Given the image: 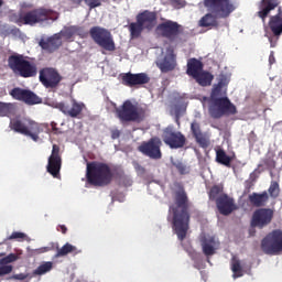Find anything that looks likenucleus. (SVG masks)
Returning <instances> with one entry per match:
<instances>
[{
	"label": "nucleus",
	"mask_w": 282,
	"mask_h": 282,
	"mask_svg": "<svg viewBox=\"0 0 282 282\" xmlns=\"http://www.w3.org/2000/svg\"><path fill=\"white\" fill-rule=\"evenodd\" d=\"M176 189L173 192V204L169 207L172 215V227L178 241H184L191 228V200L182 183H175Z\"/></svg>",
	"instance_id": "f257e3e1"
},
{
	"label": "nucleus",
	"mask_w": 282,
	"mask_h": 282,
	"mask_svg": "<svg viewBox=\"0 0 282 282\" xmlns=\"http://www.w3.org/2000/svg\"><path fill=\"white\" fill-rule=\"evenodd\" d=\"M204 7L209 13L199 20V28H219L217 19H228L237 10V6L230 0H204Z\"/></svg>",
	"instance_id": "f03ea898"
},
{
	"label": "nucleus",
	"mask_w": 282,
	"mask_h": 282,
	"mask_svg": "<svg viewBox=\"0 0 282 282\" xmlns=\"http://www.w3.org/2000/svg\"><path fill=\"white\" fill-rule=\"evenodd\" d=\"M86 182L90 186L102 188L113 182V171L109 164L93 161L86 165Z\"/></svg>",
	"instance_id": "7ed1b4c3"
},
{
	"label": "nucleus",
	"mask_w": 282,
	"mask_h": 282,
	"mask_svg": "<svg viewBox=\"0 0 282 282\" xmlns=\"http://www.w3.org/2000/svg\"><path fill=\"white\" fill-rule=\"evenodd\" d=\"M9 127L11 131L20 133L21 135H25L26 138H31L33 142H39V134L43 133V128H41V123L30 118L11 119Z\"/></svg>",
	"instance_id": "20e7f679"
},
{
	"label": "nucleus",
	"mask_w": 282,
	"mask_h": 282,
	"mask_svg": "<svg viewBox=\"0 0 282 282\" xmlns=\"http://www.w3.org/2000/svg\"><path fill=\"white\" fill-rule=\"evenodd\" d=\"M8 67L13 70V74H19L22 78H34L39 72L36 64L28 61L25 56L21 54L9 56Z\"/></svg>",
	"instance_id": "39448f33"
},
{
	"label": "nucleus",
	"mask_w": 282,
	"mask_h": 282,
	"mask_svg": "<svg viewBox=\"0 0 282 282\" xmlns=\"http://www.w3.org/2000/svg\"><path fill=\"white\" fill-rule=\"evenodd\" d=\"M208 112L210 118L219 120L224 116H237V106L230 102L228 97H220L219 99L209 100Z\"/></svg>",
	"instance_id": "423d86ee"
},
{
	"label": "nucleus",
	"mask_w": 282,
	"mask_h": 282,
	"mask_svg": "<svg viewBox=\"0 0 282 282\" xmlns=\"http://www.w3.org/2000/svg\"><path fill=\"white\" fill-rule=\"evenodd\" d=\"M89 36L101 50L106 52H116V41H113V35L111 31L102 26H93L89 30Z\"/></svg>",
	"instance_id": "0eeeda50"
},
{
	"label": "nucleus",
	"mask_w": 282,
	"mask_h": 282,
	"mask_svg": "<svg viewBox=\"0 0 282 282\" xmlns=\"http://www.w3.org/2000/svg\"><path fill=\"white\" fill-rule=\"evenodd\" d=\"M117 118L120 122H142L144 110L133 105L131 100H126L119 108H116Z\"/></svg>",
	"instance_id": "6e6552de"
},
{
	"label": "nucleus",
	"mask_w": 282,
	"mask_h": 282,
	"mask_svg": "<svg viewBox=\"0 0 282 282\" xmlns=\"http://www.w3.org/2000/svg\"><path fill=\"white\" fill-rule=\"evenodd\" d=\"M261 250L264 254L276 257L282 252V230L275 229L261 240Z\"/></svg>",
	"instance_id": "1a4fd4ad"
},
{
	"label": "nucleus",
	"mask_w": 282,
	"mask_h": 282,
	"mask_svg": "<svg viewBox=\"0 0 282 282\" xmlns=\"http://www.w3.org/2000/svg\"><path fill=\"white\" fill-rule=\"evenodd\" d=\"M51 11L47 9H35L20 14L17 20L18 25H36L50 19Z\"/></svg>",
	"instance_id": "9d476101"
},
{
	"label": "nucleus",
	"mask_w": 282,
	"mask_h": 282,
	"mask_svg": "<svg viewBox=\"0 0 282 282\" xmlns=\"http://www.w3.org/2000/svg\"><path fill=\"white\" fill-rule=\"evenodd\" d=\"M162 140L158 137L151 138L149 141H143L138 151L150 158V160H162Z\"/></svg>",
	"instance_id": "9b49d317"
},
{
	"label": "nucleus",
	"mask_w": 282,
	"mask_h": 282,
	"mask_svg": "<svg viewBox=\"0 0 282 282\" xmlns=\"http://www.w3.org/2000/svg\"><path fill=\"white\" fill-rule=\"evenodd\" d=\"M162 140L170 149H184L186 147V137L181 131L167 127L163 130Z\"/></svg>",
	"instance_id": "f8f14e48"
},
{
	"label": "nucleus",
	"mask_w": 282,
	"mask_h": 282,
	"mask_svg": "<svg viewBox=\"0 0 282 282\" xmlns=\"http://www.w3.org/2000/svg\"><path fill=\"white\" fill-rule=\"evenodd\" d=\"M62 166L63 156L61 154V147L58 144H53L51 155L48 156L46 171L53 177H59Z\"/></svg>",
	"instance_id": "ddd939ff"
},
{
	"label": "nucleus",
	"mask_w": 282,
	"mask_h": 282,
	"mask_svg": "<svg viewBox=\"0 0 282 282\" xmlns=\"http://www.w3.org/2000/svg\"><path fill=\"white\" fill-rule=\"evenodd\" d=\"M274 219V210L270 208H259L253 212L251 217V227L263 230L265 226H270Z\"/></svg>",
	"instance_id": "4468645a"
},
{
	"label": "nucleus",
	"mask_w": 282,
	"mask_h": 282,
	"mask_svg": "<svg viewBox=\"0 0 282 282\" xmlns=\"http://www.w3.org/2000/svg\"><path fill=\"white\" fill-rule=\"evenodd\" d=\"M55 107L68 118H80L86 109L85 104L76 99H72L69 104L65 101L57 102Z\"/></svg>",
	"instance_id": "2eb2a0df"
},
{
	"label": "nucleus",
	"mask_w": 282,
	"mask_h": 282,
	"mask_svg": "<svg viewBox=\"0 0 282 282\" xmlns=\"http://www.w3.org/2000/svg\"><path fill=\"white\" fill-rule=\"evenodd\" d=\"M156 31L160 32L163 39L173 41L176 36H180V34L184 32V29L182 28V24L173 20H166L156 26Z\"/></svg>",
	"instance_id": "dca6fc26"
},
{
	"label": "nucleus",
	"mask_w": 282,
	"mask_h": 282,
	"mask_svg": "<svg viewBox=\"0 0 282 282\" xmlns=\"http://www.w3.org/2000/svg\"><path fill=\"white\" fill-rule=\"evenodd\" d=\"M61 80H63V77L55 68H42L40 70V83L46 89H56L61 85Z\"/></svg>",
	"instance_id": "f3484780"
},
{
	"label": "nucleus",
	"mask_w": 282,
	"mask_h": 282,
	"mask_svg": "<svg viewBox=\"0 0 282 282\" xmlns=\"http://www.w3.org/2000/svg\"><path fill=\"white\" fill-rule=\"evenodd\" d=\"M121 83L126 87H140L142 85H149L151 77L147 73H126L121 75Z\"/></svg>",
	"instance_id": "a211bd4d"
},
{
	"label": "nucleus",
	"mask_w": 282,
	"mask_h": 282,
	"mask_svg": "<svg viewBox=\"0 0 282 282\" xmlns=\"http://www.w3.org/2000/svg\"><path fill=\"white\" fill-rule=\"evenodd\" d=\"M39 45L44 52H46V54H54V52H57V50H61L63 46L61 33H55L48 37H42Z\"/></svg>",
	"instance_id": "6ab92c4d"
},
{
	"label": "nucleus",
	"mask_w": 282,
	"mask_h": 282,
	"mask_svg": "<svg viewBox=\"0 0 282 282\" xmlns=\"http://www.w3.org/2000/svg\"><path fill=\"white\" fill-rule=\"evenodd\" d=\"M216 206L218 208V213L228 217L231 215L234 210H237V205H235V198L228 196V194H223L216 199Z\"/></svg>",
	"instance_id": "aec40b11"
},
{
	"label": "nucleus",
	"mask_w": 282,
	"mask_h": 282,
	"mask_svg": "<svg viewBox=\"0 0 282 282\" xmlns=\"http://www.w3.org/2000/svg\"><path fill=\"white\" fill-rule=\"evenodd\" d=\"M137 21L145 29L151 32L158 23V13L149 10H144L137 15Z\"/></svg>",
	"instance_id": "412c9836"
},
{
	"label": "nucleus",
	"mask_w": 282,
	"mask_h": 282,
	"mask_svg": "<svg viewBox=\"0 0 282 282\" xmlns=\"http://www.w3.org/2000/svg\"><path fill=\"white\" fill-rule=\"evenodd\" d=\"M191 131H192L193 138H195L200 149H208V147H210V138H208V135L202 132V127L199 126V122L197 121L192 122Z\"/></svg>",
	"instance_id": "4be33fe9"
},
{
	"label": "nucleus",
	"mask_w": 282,
	"mask_h": 282,
	"mask_svg": "<svg viewBox=\"0 0 282 282\" xmlns=\"http://www.w3.org/2000/svg\"><path fill=\"white\" fill-rule=\"evenodd\" d=\"M19 261V256L17 253H10L0 259V276H7V274H12L14 267L10 263Z\"/></svg>",
	"instance_id": "5701e85b"
},
{
	"label": "nucleus",
	"mask_w": 282,
	"mask_h": 282,
	"mask_svg": "<svg viewBox=\"0 0 282 282\" xmlns=\"http://www.w3.org/2000/svg\"><path fill=\"white\" fill-rule=\"evenodd\" d=\"M279 8V0H261L260 1V11H258L259 19L265 23V19L270 15V12Z\"/></svg>",
	"instance_id": "b1692460"
},
{
	"label": "nucleus",
	"mask_w": 282,
	"mask_h": 282,
	"mask_svg": "<svg viewBox=\"0 0 282 282\" xmlns=\"http://www.w3.org/2000/svg\"><path fill=\"white\" fill-rule=\"evenodd\" d=\"M156 67L161 69L162 74H169V72H173V69L177 67L175 54H173V52L167 53L161 62L156 63Z\"/></svg>",
	"instance_id": "393cba45"
},
{
	"label": "nucleus",
	"mask_w": 282,
	"mask_h": 282,
	"mask_svg": "<svg viewBox=\"0 0 282 282\" xmlns=\"http://www.w3.org/2000/svg\"><path fill=\"white\" fill-rule=\"evenodd\" d=\"M269 28L274 36H281L282 34V10L279 8L278 13L272 15L269 20Z\"/></svg>",
	"instance_id": "a878e982"
},
{
	"label": "nucleus",
	"mask_w": 282,
	"mask_h": 282,
	"mask_svg": "<svg viewBox=\"0 0 282 282\" xmlns=\"http://www.w3.org/2000/svg\"><path fill=\"white\" fill-rule=\"evenodd\" d=\"M249 203L251 206H254L256 208H262V206H265L268 204L270 196L268 195V192L259 193H252L248 196Z\"/></svg>",
	"instance_id": "bb28decb"
},
{
	"label": "nucleus",
	"mask_w": 282,
	"mask_h": 282,
	"mask_svg": "<svg viewBox=\"0 0 282 282\" xmlns=\"http://www.w3.org/2000/svg\"><path fill=\"white\" fill-rule=\"evenodd\" d=\"M204 72V63L202 61L193 57L187 61V76H192V78H195L198 74H202Z\"/></svg>",
	"instance_id": "cd10ccee"
},
{
	"label": "nucleus",
	"mask_w": 282,
	"mask_h": 282,
	"mask_svg": "<svg viewBox=\"0 0 282 282\" xmlns=\"http://www.w3.org/2000/svg\"><path fill=\"white\" fill-rule=\"evenodd\" d=\"M200 246L205 257H213V254H215V250H217V242L215 241V238H204L200 240Z\"/></svg>",
	"instance_id": "c85d7f7f"
},
{
	"label": "nucleus",
	"mask_w": 282,
	"mask_h": 282,
	"mask_svg": "<svg viewBox=\"0 0 282 282\" xmlns=\"http://www.w3.org/2000/svg\"><path fill=\"white\" fill-rule=\"evenodd\" d=\"M215 76L209 72L202 70L197 76L194 77V80L200 85V87H210Z\"/></svg>",
	"instance_id": "c756f323"
},
{
	"label": "nucleus",
	"mask_w": 282,
	"mask_h": 282,
	"mask_svg": "<svg viewBox=\"0 0 282 282\" xmlns=\"http://www.w3.org/2000/svg\"><path fill=\"white\" fill-rule=\"evenodd\" d=\"M67 254H80V250L76 246L66 242L62 248L57 249L55 257H67Z\"/></svg>",
	"instance_id": "7c9ffc66"
},
{
	"label": "nucleus",
	"mask_w": 282,
	"mask_h": 282,
	"mask_svg": "<svg viewBox=\"0 0 282 282\" xmlns=\"http://www.w3.org/2000/svg\"><path fill=\"white\" fill-rule=\"evenodd\" d=\"M216 162H218V164H223V166L230 167L232 158H230L228 154H226V151H224L223 149H219L216 151Z\"/></svg>",
	"instance_id": "2f4dec72"
},
{
	"label": "nucleus",
	"mask_w": 282,
	"mask_h": 282,
	"mask_svg": "<svg viewBox=\"0 0 282 282\" xmlns=\"http://www.w3.org/2000/svg\"><path fill=\"white\" fill-rule=\"evenodd\" d=\"M231 272H234V279L243 276V268H241V261L236 256L231 258Z\"/></svg>",
	"instance_id": "473e14b6"
},
{
	"label": "nucleus",
	"mask_w": 282,
	"mask_h": 282,
	"mask_svg": "<svg viewBox=\"0 0 282 282\" xmlns=\"http://www.w3.org/2000/svg\"><path fill=\"white\" fill-rule=\"evenodd\" d=\"M144 28L140 24L139 21L137 22H131L129 24V32L131 35V39H140V36L142 35V32H144Z\"/></svg>",
	"instance_id": "72a5a7b5"
},
{
	"label": "nucleus",
	"mask_w": 282,
	"mask_h": 282,
	"mask_svg": "<svg viewBox=\"0 0 282 282\" xmlns=\"http://www.w3.org/2000/svg\"><path fill=\"white\" fill-rule=\"evenodd\" d=\"M22 102H25L26 105H41V102H43V99H41V97H39L32 90H26L24 93V99Z\"/></svg>",
	"instance_id": "f704fd0d"
},
{
	"label": "nucleus",
	"mask_w": 282,
	"mask_h": 282,
	"mask_svg": "<svg viewBox=\"0 0 282 282\" xmlns=\"http://www.w3.org/2000/svg\"><path fill=\"white\" fill-rule=\"evenodd\" d=\"M52 268H54V263H52L51 261L44 262L33 271V274L34 276H43V274L52 272Z\"/></svg>",
	"instance_id": "c9c22d12"
},
{
	"label": "nucleus",
	"mask_w": 282,
	"mask_h": 282,
	"mask_svg": "<svg viewBox=\"0 0 282 282\" xmlns=\"http://www.w3.org/2000/svg\"><path fill=\"white\" fill-rule=\"evenodd\" d=\"M224 87H226V80L220 79L217 85L214 86L209 100H219V98H221L219 96H221V89H224Z\"/></svg>",
	"instance_id": "e433bc0d"
},
{
	"label": "nucleus",
	"mask_w": 282,
	"mask_h": 282,
	"mask_svg": "<svg viewBox=\"0 0 282 282\" xmlns=\"http://www.w3.org/2000/svg\"><path fill=\"white\" fill-rule=\"evenodd\" d=\"M208 195L212 202H217V199L224 195V185H214Z\"/></svg>",
	"instance_id": "4c0bfd02"
},
{
	"label": "nucleus",
	"mask_w": 282,
	"mask_h": 282,
	"mask_svg": "<svg viewBox=\"0 0 282 282\" xmlns=\"http://www.w3.org/2000/svg\"><path fill=\"white\" fill-rule=\"evenodd\" d=\"M74 3H77L80 6V3H86L90 10H94V8H100L102 6V2L100 0H73Z\"/></svg>",
	"instance_id": "58836bf2"
},
{
	"label": "nucleus",
	"mask_w": 282,
	"mask_h": 282,
	"mask_svg": "<svg viewBox=\"0 0 282 282\" xmlns=\"http://www.w3.org/2000/svg\"><path fill=\"white\" fill-rule=\"evenodd\" d=\"M61 39H66V41H70L74 36H76V33L74 31V25H70L68 28H65L63 31L59 32Z\"/></svg>",
	"instance_id": "ea45409f"
},
{
	"label": "nucleus",
	"mask_w": 282,
	"mask_h": 282,
	"mask_svg": "<svg viewBox=\"0 0 282 282\" xmlns=\"http://www.w3.org/2000/svg\"><path fill=\"white\" fill-rule=\"evenodd\" d=\"M25 89L23 88H13L11 91H10V96H12V98H14V100H24L25 98Z\"/></svg>",
	"instance_id": "a19ab883"
},
{
	"label": "nucleus",
	"mask_w": 282,
	"mask_h": 282,
	"mask_svg": "<svg viewBox=\"0 0 282 282\" xmlns=\"http://www.w3.org/2000/svg\"><path fill=\"white\" fill-rule=\"evenodd\" d=\"M14 105L0 101V117L9 116V113H12Z\"/></svg>",
	"instance_id": "79ce46f5"
},
{
	"label": "nucleus",
	"mask_w": 282,
	"mask_h": 282,
	"mask_svg": "<svg viewBox=\"0 0 282 282\" xmlns=\"http://www.w3.org/2000/svg\"><path fill=\"white\" fill-rule=\"evenodd\" d=\"M281 192L279 187V183L276 181L271 182V185L269 187V194L271 197H276L279 193Z\"/></svg>",
	"instance_id": "37998d69"
},
{
	"label": "nucleus",
	"mask_w": 282,
	"mask_h": 282,
	"mask_svg": "<svg viewBox=\"0 0 282 282\" xmlns=\"http://www.w3.org/2000/svg\"><path fill=\"white\" fill-rule=\"evenodd\" d=\"M25 234L24 232H21V231H13L8 238L7 240L8 241H12V240H18V241H21L23 239H25Z\"/></svg>",
	"instance_id": "c03bdc74"
},
{
	"label": "nucleus",
	"mask_w": 282,
	"mask_h": 282,
	"mask_svg": "<svg viewBox=\"0 0 282 282\" xmlns=\"http://www.w3.org/2000/svg\"><path fill=\"white\" fill-rule=\"evenodd\" d=\"M173 166L178 171L180 175H188V167L182 162L173 163Z\"/></svg>",
	"instance_id": "a18cd8bd"
},
{
	"label": "nucleus",
	"mask_w": 282,
	"mask_h": 282,
	"mask_svg": "<svg viewBox=\"0 0 282 282\" xmlns=\"http://www.w3.org/2000/svg\"><path fill=\"white\" fill-rule=\"evenodd\" d=\"M134 171L138 173V175H144L147 173V169L138 163V161L132 162Z\"/></svg>",
	"instance_id": "49530a36"
},
{
	"label": "nucleus",
	"mask_w": 282,
	"mask_h": 282,
	"mask_svg": "<svg viewBox=\"0 0 282 282\" xmlns=\"http://www.w3.org/2000/svg\"><path fill=\"white\" fill-rule=\"evenodd\" d=\"M73 30L77 36H80V39H85V36H87V33L83 26L73 25Z\"/></svg>",
	"instance_id": "de8ad7c7"
},
{
	"label": "nucleus",
	"mask_w": 282,
	"mask_h": 282,
	"mask_svg": "<svg viewBox=\"0 0 282 282\" xmlns=\"http://www.w3.org/2000/svg\"><path fill=\"white\" fill-rule=\"evenodd\" d=\"M43 252H50V247H42L40 249L34 250L35 254H43Z\"/></svg>",
	"instance_id": "09e8293b"
},
{
	"label": "nucleus",
	"mask_w": 282,
	"mask_h": 282,
	"mask_svg": "<svg viewBox=\"0 0 282 282\" xmlns=\"http://www.w3.org/2000/svg\"><path fill=\"white\" fill-rule=\"evenodd\" d=\"M121 184H123V186H131L133 184V181H131V178L128 177H123L121 178Z\"/></svg>",
	"instance_id": "8fccbe9b"
},
{
	"label": "nucleus",
	"mask_w": 282,
	"mask_h": 282,
	"mask_svg": "<svg viewBox=\"0 0 282 282\" xmlns=\"http://www.w3.org/2000/svg\"><path fill=\"white\" fill-rule=\"evenodd\" d=\"M111 138L112 140H118V138H120V130L118 129L111 130Z\"/></svg>",
	"instance_id": "3c124183"
},
{
	"label": "nucleus",
	"mask_w": 282,
	"mask_h": 282,
	"mask_svg": "<svg viewBox=\"0 0 282 282\" xmlns=\"http://www.w3.org/2000/svg\"><path fill=\"white\" fill-rule=\"evenodd\" d=\"M14 279H17L18 281H25V279H28V275L20 273V274H15Z\"/></svg>",
	"instance_id": "603ef678"
},
{
	"label": "nucleus",
	"mask_w": 282,
	"mask_h": 282,
	"mask_svg": "<svg viewBox=\"0 0 282 282\" xmlns=\"http://www.w3.org/2000/svg\"><path fill=\"white\" fill-rule=\"evenodd\" d=\"M51 127H52V131H53V133H55V135H58V133H61L58 131V128L56 127V122H52Z\"/></svg>",
	"instance_id": "864d4df0"
},
{
	"label": "nucleus",
	"mask_w": 282,
	"mask_h": 282,
	"mask_svg": "<svg viewBox=\"0 0 282 282\" xmlns=\"http://www.w3.org/2000/svg\"><path fill=\"white\" fill-rule=\"evenodd\" d=\"M269 63H270V65H273V63H275L274 51H271V53L269 55Z\"/></svg>",
	"instance_id": "5fc2aeb1"
},
{
	"label": "nucleus",
	"mask_w": 282,
	"mask_h": 282,
	"mask_svg": "<svg viewBox=\"0 0 282 282\" xmlns=\"http://www.w3.org/2000/svg\"><path fill=\"white\" fill-rule=\"evenodd\" d=\"M63 235H67V227L65 225H59V229Z\"/></svg>",
	"instance_id": "6e6d98bb"
},
{
	"label": "nucleus",
	"mask_w": 282,
	"mask_h": 282,
	"mask_svg": "<svg viewBox=\"0 0 282 282\" xmlns=\"http://www.w3.org/2000/svg\"><path fill=\"white\" fill-rule=\"evenodd\" d=\"M245 184H246L245 186H246L247 191H250V188H252V186H253L252 181H246Z\"/></svg>",
	"instance_id": "4d7b16f0"
},
{
	"label": "nucleus",
	"mask_w": 282,
	"mask_h": 282,
	"mask_svg": "<svg viewBox=\"0 0 282 282\" xmlns=\"http://www.w3.org/2000/svg\"><path fill=\"white\" fill-rule=\"evenodd\" d=\"M175 113H176V122H180V116H181V113H180V109H176L175 110Z\"/></svg>",
	"instance_id": "13d9d810"
},
{
	"label": "nucleus",
	"mask_w": 282,
	"mask_h": 282,
	"mask_svg": "<svg viewBox=\"0 0 282 282\" xmlns=\"http://www.w3.org/2000/svg\"><path fill=\"white\" fill-rule=\"evenodd\" d=\"M3 6V0H0V8Z\"/></svg>",
	"instance_id": "bf43d9fd"
},
{
	"label": "nucleus",
	"mask_w": 282,
	"mask_h": 282,
	"mask_svg": "<svg viewBox=\"0 0 282 282\" xmlns=\"http://www.w3.org/2000/svg\"><path fill=\"white\" fill-rule=\"evenodd\" d=\"M112 1H118V0H112Z\"/></svg>",
	"instance_id": "052dcab7"
}]
</instances>
